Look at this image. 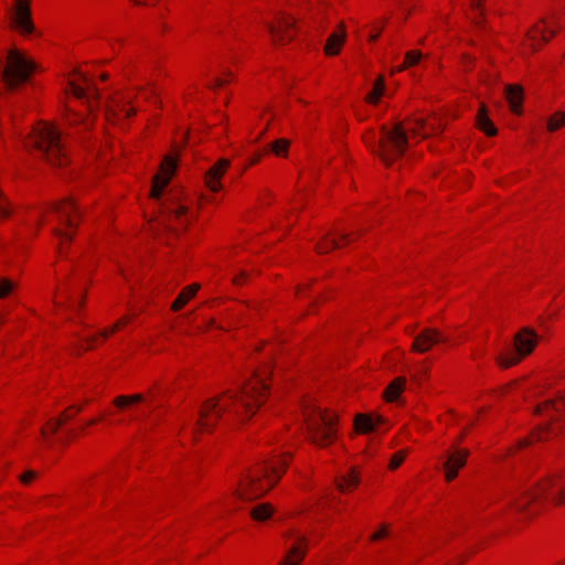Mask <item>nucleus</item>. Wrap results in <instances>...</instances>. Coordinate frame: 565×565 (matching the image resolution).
I'll use <instances>...</instances> for the list:
<instances>
[{
	"instance_id": "f257e3e1",
	"label": "nucleus",
	"mask_w": 565,
	"mask_h": 565,
	"mask_svg": "<svg viewBox=\"0 0 565 565\" xmlns=\"http://www.w3.org/2000/svg\"><path fill=\"white\" fill-rule=\"evenodd\" d=\"M267 391L265 377L256 375L239 393L226 391L220 398L207 399L200 409L198 425L202 430L211 429L223 416L239 418L254 414L252 399L260 405Z\"/></svg>"
},
{
	"instance_id": "f03ea898",
	"label": "nucleus",
	"mask_w": 565,
	"mask_h": 565,
	"mask_svg": "<svg viewBox=\"0 0 565 565\" xmlns=\"http://www.w3.org/2000/svg\"><path fill=\"white\" fill-rule=\"evenodd\" d=\"M287 460L264 461L257 468L248 471L239 481L235 495L242 501H252L264 495L279 480Z\"/></svg>"
},
{
	"instance_id": "7ed1b4c3",
	"label": "nucleus",
	"mask_w": 565,
	"mask_h": 565,
	"mask_svg": "<svg viewBox=\"0 0 565 565\" xmlns=\"http://www.w3.org/2000/svg\"><path fill=\"white\" fill-rule=\"evenodd\" d=\"M28 146L38 149L53 167H63L67 163L62 132L52 125L42 124L33 128Z\"/></svg>"
},
{
	"instance_id": "20e7f679",
	"label": "nucleus",
	"mask_w": 565,
	"mask_h": 565,
	"mask_svg": "<svg viewBox=\"0 0 565 565\" xmlns=\"http://www.w3.org/2000/svg\"><path fill=\"white\" fill-rule=\"evenodd\" d=\"M364 141L386 166L401 157L408 146L406 131L402 124H396L391 128L382 127L379 140H375L374 137H365Z\"/></svg>"
},
{
	"instance_id": "39448f33",
	"label": "nucleus",
	"mask_w": 565,
	"mask_h": 565,
	"mask_svg": "<svg viewBox=\"0 0 565 565\" xmlns=\"http://www.w3.org/2000/svg\"><path fill=\"white\" fill-rule=\"evenodd\" d=\"M561 478L548 479L539 486L537 491L519 488L507 493V509L513 514L522 515L525 519L534 515L535 511L530 507L541 494L553 497L555 492L561 491Z\"/></svg>"
},
{
	"instance_id": "423d86ee",
	"label": "nucleus",
	"mask_w": 565,
	"mask_h": 565,
	"mask_svg": "<svg viewBox=\"0 0 565 565\" xmlns=\"http://www.w3.org/2000/svg\"><path fill=\"white\" fill-rule=\"evenodd\" d=\"M36 70V64L28 58L18 49L9 50L6 63L1 66L0 74L6 87L9 90L17 89L26 83L31 74Z\"/></svg>"
},
{
	"instance_id": "0eeeda50",
	"label": "nucleus",
	"mask_w": 565,
	"mask_h": 565,
	"mask_svg": "<svg viewBox=\"0 0 565 565\" xmlns=\"http://www.w3.org/2000/svg\"><path fill=\"white\" fill-rule=\"evenodd\" d=\"M305 422L310 440L318 446H327L335 438L337 417L319 407L306 408Z\"/></svg>"
},
{
	"instance_id": "6e6552de",
	"label": "nucleus",
	"mask_w": 565,
	"mask_h": 565,
	"mask_svg": "<svg viewBox=\"0 0 565 565\" xmlns=\"http://www.w3.org/2000/svg\"><path fill=\"white\" fill-rule=\"evenodd\" d=\"M537 343V335L534 330L523 328L519 331L511 344H507L495 356L497 363L508 369L518 364L523 358L529 355Z\"/></svg>"
},
{
	"instance_id": "1a4fd4ad",
	"label": "nucleus",
	"mask_w": 565,
	"mask_h": 565,
	"mask_svg": "<svg viewBox=\"0 0 565 565\" xmlns=\"http://www.w3.org/2000/svg\"><path fill=\"white\" fill-rule=\"evenodd\" d=\"M11 26L23 36L35 32L30 0H14L11 8Z\"/></svg>"
},
{
	"instance_id": "9d476101",
	"label": "nucleus",
	"mask_w": 565,
	"mask_h": 565,
	"mask_svg": "<svg viewBox=\"0 0 565 565\" xmlns=\"http://www.w3.org/2000/svg\"><path fill=\"white\" fill-rule=\"evenodd\" d=\"M131 103V97L126 94H116L110 97L106 104L105 116L109 121H116L120 118L130 117L136 113V109L128 107Z\"/></svg>"
},
{
	"instance_id": "9b49d317",
	"label": "nucleus",
	"mask_w": 565,
	"mask_h": 565,
	"mask_svg": "<svg viewBox=\"0 0 565 565\" xmlns=\"http://www.w3.org/2000/svg\"><path fill=\"white\" fill-rule=\"evenodd\" d=\"M174 170L175 161L171 157H166L163 162L161 163L160 171L152 178V186L150 191V196L152 199H160L161 193L169 183L170 178L173 174Z\"/></svg>"
},
{
	"instance_id": "f8f14e48",
	"label": "nucleus",
	"mask_w": 565,
	"mask_h": 565,
	"mask_svg": "<svg viewBox=\"0 0 565 565\" xmlns=\"http://www.w3.org/2000/svg\"><path fill=\"white\" fill-rule=\"evenodd\" d=\"M275 44H285L294 38V20L289 17L281 15L276 23L267 25Z\"/></svg>"
},
{
	"instance_id": "ddd939ff",
	"label": "nucleus",
	"mask_w": 565,
	"mask_h": 565,
	"mask_svg": "<svg viewBox=\"0 0 565 565\" xmlns=\"http://www.w3.org/2000/svg\"><path fill=\"white\" fill-rule=\"evenodd\" d=\"M50 211L55 215L60 225H65L68 228L76 226L73 214H77V207L71 199H65L58 203H52Z\"/></svg>"
},
{
	"instance_id": "4468645a",
	"label": "nucleus",
	"mask_w": 565,
	"mask_h": 565,
	"mask_svg": "<svg viewBox=\"0 0 565 565\" xmlns=\"http://www.w3.org/2000/svg\"><path fill=\"white\" fill-rule=\"evenodd\" d=\"M446 339L436 329H424L413 341L412 349L419 353L427 352L434 344Z\"/></svg>"
},
{
	"instance_id": "2eb2a0df",
	"label": "nucleus",
	"mask_w": 565,
	"mask_h": 565,
	"mask_svg": "<svg viewBox=\"0 0 565 565\" xmlns=\"http://www.w3.org/2000/svg\"><path fill=\"white\" fill-rule=\"evenodd\" d=\"M468 455L469 451L467 449H456L448 456L444 463L447 481H451L457 477L458 470L466 465Z\"/></svg>"
},
{
	"instance_id": "dca6fc26",
	"label": "nucleus",
	"mask_w": 565,
	"mask_h": 565,
	"mask_svg": "<svg viewBox=\"0 0 565 565\" xmlns=\"http://www.w3.org/2000/svg\"><path fill=\"white\" fill-rule=\"evenodd\" d=\"M230 166L227 159H220L210 170L205 173V183L209 189L213 192L221 190L222 184L220 182L222 175L225 173Z\"/></svg>"
},
{
	"instance_id": "f3484780",
	"label": "nucleus",
	"mask_w": 565,
	"mask_h": 565,
	"mask_svg": "<svg viewBox=\"0 0 565 565\" xmlns=\"http://www.w3.org/2000/svg\"><path fill=\"white\" fill-rule=\"evenodd\" d=\"M305 542V536L297 535L296 543L290 547L286 557L278 565H300L307 551Z\"/></svg>"
},
{
	"instance_id": "a211bd4d",
	"label": "nucleus",
	"mask_w": 565,
	"mask_h": 565,
	"mask_svg": "<svg viewBox=\"0 0 565 565\" xmlns=\"http://www.w3.org/2000/svg\"><path fill=\"white\" fill-rule=\"evenodd\" d=\"M344 41H345L344 24L341 23L340 31H334L329 35L327 43L324 45V53L327 55H337L340 52L341 46L344 43Z\"/></svg>"
},
{
	"instance_id": "6ab92c4d",
	"label": "nucleus",
	"mask_w": 565,
	"mask_h": 565,
	"mask_svg": "<svg viewBox=\"0 0 565 565\" xmlns=\"http://www.w3.org/2000/svg\"><path fill=\"white\" fill-rule=\"evenodd\" d=\"M382 420L383 419L381 416L373 417L370 415L360 414L355 417L354 425L359 433L366 434L373 431L375 427L382 423Z\"/></svg>"
},
{
	"instance_id": "aec40b11",
	"label": "nucleus",
	"mask_w": 565,
	"mask_h": 565,
	"mask_svg": "<svg viewBox=\"0 0 565 565\" xmlns=\"http://www.w3.org/2000/svg\"><path fill=\"white\" fill-rule=\"evenodd\" d=\"M71 90L76 98L86 99L89 103H90V99L97 100L99 97V93H98L97 88L94 87L93 84H90L88 82L85 87L81 86L78 84H75V83H71Z\"/></svg>"
},
{
	"instance_id": "412c9836",
	"label": "nucleus",
	"mask_w": 565,
	"mask_h": 565,
	"mask_svg": "<svg viewBox=\"0 0 565 565\" xmlns=\"http://www.w3.org/2000/svg\"><path fill=\"white\" fill-rule=\"evenodd\" d=\"M505 97L510 104L511 110L515 114H520L522 104V87L519 85H508L505 87Z\"/></svg>"
},
{
	"instance_id": "4be33fe9",
	"label": "nucleus",
	"mask_w": 565,
	"mask_h": 565,
	"mask_svg": "<svg viewBox=\"0 0 565 565\" xmlns=\"http://www.w3.org/2000/svg\"><path fill=\"white\" fill-rule=\"evenodd\" d=\"M477 126L488 136H494L497 134V128L488 117L487 108L484 105L480 107L477 115Z\"/></svg>"
},
{
	"instance_id": "5701e85b",
	"label": "nucleus",
	"mask_w": 565,
	"mask_h": 565,
	"mask_svg": "<svg viewBox=\"0 0 565 565\" xmlns=\"http://www.w3.org/2000/svg\"><path fill=\"white\" fill-rule=\"evenodd\" d=\"M199 289V284H193L185 287L172 302L171 309L174 311L180 310L196 294Z\"/></svg>"
},
{
	"instance_id": "b1692460",
	"label": "nucleus",
	"mask_w": 565,
	"mask_h": 565,
	"mask_svg": "<svg viewBox=\"0 0 565 565\" xmlns=\"http://www.w3.org/2000/svg\"><path fill=\"white\" fill-rule=\"evenodd\" d=\"M360 482V478L358 472L354 469H351L345 476L341 478L337 482V487L341 492L350 491L355 488Z\"/></svg>"
},
{
	"instance_id": "393cba45",
	"label": "nucleus",
	"mask_w": 565,
	"mask_h": 565,
	"mask_svg": "<svg viewBox=\"0 0 565 565\" xmlns=\"http://www.w3.org/2000/svg\"><path fill=\"white\" fill-rule=\"evenodd\" d=\"M405 383L406 381L404 377H397L394 381H392L384 392L385 398L388 402L396 401L399 394L403 392Z\"/></svg>"
},
{
	"instance_id": "a878e982",
	"label": "nucleus",
	"mask_w": 565,
	"mask_h": 565,
	"mask_svg": "<svg viewBox=\"0 0 565 565\" xmlns=\"http://www.w3.org/2000/svg\"><path fill=\"white\" fill-rule=\"evenodd\" d=\"M564 408V401L559 399L557 402L555 401H548L543 407L537 408V413L540 414H546L551 418L558 416Z\"/></svg>"
},
{
	"instance_id": "bb28decb",
	"label": "nucleus",
	"mask_w": 565,
	"mask_h": 565,
	"mask_svg": "<svg viewBox=\"0 0 565 565\" xmlns=\"http://www.w3.org/2000/svg\"><path fill=\"white\" fill-rule=\"evenodd\" d=\"M273 511L269 503H260L250 511V515L256 521H265L273 514Z\"/></svg>"
},
{
	"instance_id": "cd10ccee",
	"label": "nucleus",
	"mask_w": 565,
	"mask_h": 565,
	"mask_svg": "<svg viewBox=\"0 0 565 565\" xmlns=\"http://www.w3.org/2000/svg\"><path fill=\"white\" fill-rule=\"evenodd\" d=\"M427 126L429 127V130L431 132L441 131V129H443V124L440 122V120H437L436 118H434L429 122H427L424 119H417L416 122H415V127L413 129L414 134H419V131L422 129H425Z\"/></svg>"
},
{
	"instance_id": "c85d7f7f",
	"label": "nucleus",
	"mask_w": 565,
	"mask_h": 565,
	"mask_svg": "<svg viewBox=\"0 0 565 565\" xmlns=\"http://www.w3.org/2000/svg\"><path fill=\"white\" fill-rule=\"evenodd\" d=\"M422 58V53L419 51H409L405 55L404 63L399 66H397L394 72H402L405 68L416 65Z\"/></svg>"
},
{
	"instance_id": "c756f323",
	"label": "nucleus",
	"mask_w": 565,
	"mask_h": 565,
	"mask_svg": "<svg viewBox=\"0 0 565 565\" xmlns=\"http://www.w3.org/2000/svg\"><path fill=\"white\" fill-rule=\"evenodd\" d=\"M52 232L55 235V237L58 239V248H60V253L62 254L65 244L72 241L73 233L70 231L63 230L60 226L53 227Z\"/></svg>"
},
{
	"instance_id": "7c9ffc66",
	"label": "nucleus",
	"mask_w": 565,
	"mask_h": 565,
	"mask_svg": "<svg viewBox=\"0 0 565 565\" xmlns=\"http://www.w3.org/2000/svg\"><path fill=\"white\" fill-rule=\"evenodd\" d=\"M540 39H542V41H547L548 36L547 30L537 25L527 33V40L530 42V45L533 49H535V44Z\"/></svg>"
},
{
	"instance_id": "2f4dec72",
	"label": "nucleus",
	"mask_w": 565,
	"mask_h": 565,
	"mask_svg": "<svg viewBox=\"0 0 565 565\" xmlns=\"http://www.w3.org/2000/svg\"><path fill=\"white\" fill-rule=\"evenodd\" d=\"M170 214L182 225L188 221V209L185 205L177 203L170 209Z\"/></svg>"
},
{
	"instance_id": "473e14b6",
	"label": "nucleus",
	"mask_w": 565,
	"mask_h": 565,
	"mask_svg": "<svg viewBox=\"0 0 565 565\" xmlns=\"http://www.w3.org/2000/svg\"><path fill=\"white\" fill-rule=\"evenodd\" d=\"M143 401V395L142 394H135V395H130V396H127V395H120V396H117L115 399H114V404L119 407V408H122L129 404H132V403H139V402H142Z\"/></svg>"
},
{
	"instance_id": "72a5a7b5",
	"label": "nucleus",
	"mask_w": 565,
	"mask_h": 565,
	"mask_svg": "<svg viewBox=\"0 0 565 565\" xmlns=\"http://www.w3.org/2000/svg\"><path fill=\"white\" fill-rule=\"evenodd\" d=\"M339 242L335 238H328L326 237L323 242L319 243L317 245V250L320 254L329 253L330 250L334 248H339Z\"/></svg>"
},
{
	"instance_id": "f704fd0d",
	"label": "nucleus",
	"mask_w": 565,
	"mask_h": 565,
	"mask_svg": "<svg viewBox=\"0 0 565 565\" xmlns=\"http://www.w3.org/2000/svg\"><path fill=\"white\" fill-rule=\"evenodd\" d=\"M288 147H289V141L287 139H278L270 145V150L276 156H286L287 151H288Z\"/></svg>"
},
{
	"instance_id": "c9c22d12",
	"label": "nucleus",
	"mask_w": 565,
	"mask_h": 565,
	"mask_svg": "<svg viewBox=\"0 0 565 565\" xmlns=\"http://www.w3.org/2000/svg\"><path fill=\"white\" fill-rule=\"evenodd\" d=\"M565 124V114L558 113L556 116L551 117L547 122L550 131H555Z\"/></svg>"
},
{
	"instance_id": "e433bc0d",
	"label": "nucleus",
	"mask_w": 565,
	"mask_h": 565,
	"mask_svg": "<svg viewBox=\"0 0 565 565\" xmlns=\"http://www.w3.org/2000/svg\"><path fill=\"white\" fill-rule=\"evenodd\" d=\"M14 289V284L8 278L0 280V298L7 297Z\"/></svg>"
},
{
	"instance_id": "4c0bfd02",
	"label": "nucleus",
	"mask_w": 565,
	"mask_h": 565,
	"mask_svg": "<svg viewBox=\"0 0 565 565\" xmlns=\"http://www.w3.org/2000/svg\"><path fill=\"white\" fill-rule=\"evenodd\" d=\"M72 416H70L68 414H63L60 418H57L56 420H53V422H50L49 423V427L51 429V433L52 434H55L58 428L62 426V424L65 422V420H68Z\"/></svg>"
},
{
	"instance_id": "58836bf2",
	"label": "nucleus",
	"mask_w": 565,
	"mask_h": 565,
	"mask_svg": "<svg viewBox=\"0 0 565 565\" xmlns=\"http://www.w3.org/2000/svg\"><path fill=\"white\" fill-rule=\"evenodd\" d=\"M405 456H406L405 451H398V452L394 454L391 459V462H390V468L396 469L397 467H399V465L403 462Z\"/></svg>"
},
{
	"instance_id": "ea45409f",
	"label": "nucleus",
	"mask_w": 565,
	"mask_h": 565,
	"mask_svg": "<svg viewBox=\"0 0 565 565\" xmlns=\"http://www.w3.org/2000/svg\"><path fill=\"white\" fill-rule=\"evenodd\" d=\"M128 321V318H122L121 320H119L117 323H115L110 329L108 330H104L100 332V335L106 339L108 338L109 334L114 333L115 331H117L122 324H125L126 322Z\"/></svg>"
},
{
	"instance_id": "a19ab883",
	"label": "nucleus",
	"mask_w": 565,
	"mask_h": 565,
	"mask_svg": "<svg viewBox=\"0 0 565 565\" xmlns=\"http://www.w3.org/2000/svg\"><path fill=\"white\" fill-rule=\"evenodd\" d=\"M481 1L482 0H472V7L475 8V10L480 11V17H482ZM473 23H475L476 28H478V29L483 28V22H482L481 18H476Z\"/></svg>"
},
{
	"instance_id": "79ce46f5",
	"label": "nucleus",
	"mask_w": 565,
	"mask_h": 565,
	"mask_svg": "<svg viewBox=\"0 0 565 565\" xmlns=\"http://www.w3.org/2000/svg\"><path fill=\"white\" fill-rule=\"evenodd\" d=\"M384 90H385V85H384V79L382 76H380L374 85H373V89L372 92H374L375 94L382 96L384 94Z\"/></svg>"
},
{
	"instance_id": "37998d69",
	"label": "nucleus",
	"mask_w": 565,
	"mask_h": 565,
	"mask_svg": "<svg viewBox=\"0 0 565 565\" xmlns=\"http://www.w3.org/2000/svg\"><path fill=\"white\" fill-rule=\"evenodd\" d=\"M388 534L386 525H383L377 532L373 533L370 537L371 541H377Z\"/></svg>"
},
{
	"instance_id": "c03bdc74",
	"label": "nucleus",
	"mask_w": 565,
	"mask_h": 565,
	"mask_svg": "<svg viewBox=\"0 0 565 565\" xmlns=\"http://www.w3.org/2000/svg\"><path fill=\"white\" fill-rule=\"evenodd\" d=\"M34 478H35V472L32 471V470H29L25 473L20 476V481L22 483H28V482H30Z\"/></svg>"
},
{
	"instance_id": "a18cd8bd",
	"label": "nucleus",
	"mask_w": 565,
	"mask_h": 565,
	"mask_svg": "<svg viewBox=\"0 0 565 565\" xmlns=\"http://www.w3.org/2000/svg\"><path fill=\"white\" fill-rule=\"evenodd\" d=\"M380 95L375 94L374 92H370L366 96H365V100L369 103V104H377L379 100H380Z\"/></svg>"
},
{
	"instance_id": "49530a36",
	"label": "nucleus",
	"mask_w": 565,
	"mask_h": 565,
	"mask_svg": "<svg viewBox=\"0 0 565 565\" xmlns=\"http://www.w3.org/2000/svg\"><path fill=\"white\" fill-rule=\"evenodd\" d=\"M66 298H67V301L70 302V305H68L70 309L76 310L77 308L79 309L83 306V299L78 303H75V301L72 300L71 295L67 294Z\"/></svg>"
},
{
	"instance_id": "de8ad7c7",
	"label": "nucleus",
	"mask_w": 565,
	"mask_h": 565,
	"mask_svg": "<svg viewBox=\"0 0 565 565\" xmlns=\"http://www.w3.org/2000/svg\"><path fill=\"white\" fill-rule=\"evenodd\" d=\"M385 21H383L382 25H380L379 28H376L375 32L374 33H371L369 39L370 41H376L381 34V31L383 29V25H384Z\"/></svg>"
},
{
	"instance_id": "09e8293b",
	"label": "nucleus",
	"mask_w": 565,
	"mask_h": 565,
	"mask_svg": "<svg viewBox=\"0 0 565 565\" xmlns=\"http://www.w3.org/2000/svg\"><path fill=\"white\" fill-rule=\"evenodd\" d=\"M532 441H533L532 437L524 438L519 441V447L520 448L525 447V446L530 445Z\"/></svg>"
},
{
	"instance_id": "8fccbe9b",
	"label": "nucleus",
	"mask_w": 565,
	"mask_h": 565,
	"mask_svg": "<svg viewBox=\"0 0 565 565\" xmlns=\"http://www.w3.org/2000/svg\"><path fill=\"white\" fill-rule=\"evenodd\" d=\"M244 276H245V273H241L239 275H237V276H235L233 278V282L236 284V285L241 284L243 278H244Z\"/></svg>"
},
{
	"instance_id": "3c124183",
	"label": "nucleus",
	"mask_w": 565,
	"mask_h": 565,
	"mask_svg": "<svg viewBox=\"0 0 565 565\" xmlns=\"http://www.w3.org/2000/svg\"><path fill=\"white\" fill-rule=\"evenodd\" d=\"M95 340H96L95 337L85 339V341L87 343V348H90L94 344Z\"/></svg>"
},
{
	"instance_id": "603ef678",
	"label": "nucleus",
	"mask_w": 565,
	"mask_h": 565,
	"mask_svg": "<svg viewBox=\"0 0 565 565\" xmlns=\"http://www.w3.org/2000/svg\"><path fill=\"white\" fill-rule=\"evenodd\" d=\"M224 84H225V81H224V79H222V78H216V79H215V85H214V86H215V87H221V86H223Z\"/></svg>"
},
{
	"instance_id": "864d4df0",
	"label": "nucleus",
	"mask_w": 565,
	"mask_h": 565,
	"mask_svg": "<svg viewBox=\"0 0 565 565\" xmlns=\"http://www.w3.org/2000/svg\"><path fill=\"white\" fill-rule=\"evenodd\" d=\"M339 235H340V237H341L343 241L349 242V234H347V233H341V234H339Z\"/></svg>"
},
{
	"instance_id": "5fc2aeb1",
	"label": "nucleus",
	"mask_w": 565,
	"mask_h": 565,
	"mask_svg": "<svg viewBox=\"0 0 565 565\" xmlns=\"http://www.w3.org/2000/svg\"><path fill=\"white\" fill-rule=\"evenodd\" d=\"M259 159H260V154H257L256 157H254V159H253L252 163H256V162H258V161H259Z\"/></svg>"
},
{
	"instance_id": "6e6d98bb",
	"label": "nucleus",
	"mask_w": 565,
	"mask_h": 565,
	"mask_svg": "<svg viewBox=\"0 0 565 565\" xmlns=\"http://www.w3.org/2000/svg\"><path fill=\"white\" fill-rule=\"evenodd\" d=\"M405 12H406V14H405V17H404V20H405V19L407 18V15L411 13V10H409V9H406V10H405Z\"/></svg>"
},
{
	"instance_id": "4d7b16f0",
	"label": "nucleus",
	"mask_w": 565,
	"mask_h": 565,
	"mask_svg": "<svg viewBox=\"0 0 565 565\" xmlns=\"http://www.w3.org/2000/svg\"><path fill=\"white\" fill-rule=\"evenodd\" d=\"M96 422H97V419H92V420H89V422H88V425H93V424H95Z\"/></svg>"
},
{
	"instance_id": "13d9d810",
	"label": "nucleus",
	"mask_w": 565,
	"mask_h": 565,
	"mask_svg": "<svg viewBox=\"0 0 565 565\" xmlns=\"http://www.w3.org/2000/svg\"><path fill=\"white\" fill-rule=\"evenodd\" d=\"M73 408H75V409H76V412H81V411H82V407H81V406H77V407L73 406Z\"/></svg>"
},
{
	"instance_id": "bf43d9fd",
	"label": "nucleus",
	"mask_w": 565,
	"mask_h": 565,
	"mask_svg": "<svg viewBox=\"0 0 565 565\" xmlns=\"http://www.w3.org/2000/svg\"><path fill=\"white\" fill-rule=\"evenodd\" d=\"M554 31L552 29L548 30V36H552Z\"/></svg>"
},
{
	"instance_id": "052dcab7",
	"label": "nucleus",
	"mask_w": 565,
	"mask_h": 565,
	"mask_svg": "<svg viewBox=\"0 0 565 565\" xmlns=\"http://www.w3.org/2000/svg\"><path fill=\"white\" fill-rule=\"evenodd\" d=\"M41 434H42L43 436H45V435H46V430H45V428H42Z\"/></svg>"
},
{
	"instance_id": "680f3d73",
	"label": "nucleus",
	"mask_w": 565,
	"mask_h": 565,
	"mask_svg": "<svg viewBox=\"0 0 565 565\" xmlns=\"http://www.w3.org/2000/svg\"><path fill=\"white\" fill-rule=\"evenodd\" d=\"M419 372H422L423 374H425V373H426V370H425L424 367H422Z\"/></svg>"
}]
</instances>
